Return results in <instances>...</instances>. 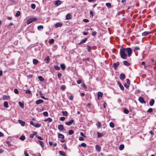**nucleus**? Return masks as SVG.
<instances>
[{
  "mask_svg": "<svg viewBox=\"0 0 156 156\" xmlns=\"http://www.w3.org/2000/svg\"><path fill=\"white\" fill-rule=\"evenodd\" d=\"M133 51L130 48H123L120 50V54L121 58L124 59H126L128 54L129 57H130L132 54Z\"/></svg>",
  "mask_w": 156,
  "mask_h": 156,
  "instance_id": "obj_1",
  "label": "nucleus"
},
{
  "mask_svg": "<svg viewBox=\"0 0 156 156\" xmlns=\"http://www.w3.org/2000/svg\"><path fill=\"white\" fill-rule=\"evenodd\" d=\"M58 128L60 131H62L64 129L63 126L61 124L58 126Z\"/></svg>",
  "mask_w": 156,
  "mask_h": 156,
  "instance_id": "obj_2",
  "label": "nucleus"
},
{
  "mask_svg": "<svg viewBox=\"0 0 156 156\" xmlns=\"http://www.w3.org/2000/svg\"><path fill=\"white\" fill-rule=\"evenodd\" d=\"M74 121V120L73 119H72L69 121L66 122L65 123L68 126H70L73 122Z\"/></svg>",
  "mask_w": 156,
  "mask_h": 156,
  "instance_id": "obj_3",
  "label": "nucleus"
},
{
  "mask_svg": "<svg viewBox=\"0 0 156 156\" xmlns=\"http://www.w3.org/2000/svg\"><path fill=\"white\" fill-rule=\"evenodd\" d=\"M139 101L142 103H145L146 102L144 101V99L142 97H139L138 99Z\"/></svg>",
  "mask_w": 156,
  "mask_h": 156,
  "instance_id": "obj_4",
  "label": "nucleus"
},
{
  "mask_svg": "<svg viewBox=\"0 0 156 156\" xmlns=\"http://www.w3.org/2000/svg\"><path fill=\"white\" fill-rule=\"evenodd\" d=\"M119 62H117L116 63H113V66L114 67L115 69H116L117 67L119 66Z\"/></svg>",
  "mask_w": 156,
  "mask_h": 156,
  "instance_id": "obj_5",
  "label": "nucleus"
},
{
  "mask_svg": "<svg viewBox=\"0 0 156 156\" xmlns=\"http://www.w3.org/2000/svg\"><path fill=\"white\" fill-rule=\"evenodd\" d=\"M61 4V1L59 0L56 1L55 2V5L57 6H58Z\"/></svg>",
  "mask_w": 156,
  "mask_h": 156,
  "instance_id": "obj_6",
  "label": "nucleus"
},
{
  "mask_svg": "<svg viewBox=\"0 0 156 156\" xmlns=\"http://www.w3.org/2000/svg\"><path fill=\"white\" fill-rule=\"evenodd\" d=\"M62 24L61 23H59V22H58V23H56L55 24V28H57L58 27H61V26H62Z\"/></svg>",
  "mask_w": 156,
  "mask_h": 156,
  "instance_id": "obj_7",
  "label": "nucleus"
},
{
  "mask_svg": "<svg viewBox=\"0 0 156 156\" xmlns=\"http://www.w3.org/2000/svg\"><path fill=\"white\" fill-rule=\"evenodd\" d=\"M43 100L42 99H39L37 100L36 101V104L37 105H39L40 104H41L43 103Z\"/></svg>",
  "mask_w": 156,
  "mask_h": 156,
  "instance_id": "obj_8",
  "label": "nucleus"
},
{
  "mask_svg": "<svg viewBox=\"0 0 156 156\" xmlns=\"http://www.w3.org/2000/svg\"><path fill=\"white\" fill-rule=\"evenodd\" d=\"M72 18V16L71 15L70 13H68L67 14L66 16V20H70Z\"/></svg>",
  "mask_w": 156,
  "mask_h": 156,
  "instance_id": "obj_9",
  "label": "nucleus"
},
{
  "mask_svg": "<svg viewBox=\"0 0 156 156\" xmlns=\"http://www.w3.org/2000/svg\"><path fill=\"white\" fill-rule=\"evenodd\" d=\"M103 94V93L99 91L98 94V99H99V97L101 98L102 97Z\"/></svg>",
  "mask_w": 156,
  "mask_h": 156,
  "instance_id": "obj_10",
  "label": "nucleus"
},
{
  "mask_svg": "<svg viewBox=\"0 0 156 156\" xmlns=\"http://www.w3.org/2000/svg\"><path fill=\"white\" fill-rule=\"evenodd\" d=\"M87 38H85L84 39L81 40L80 42H79L78 43V44H79V45L81 44H82L85 42H86V41H87Z\"/></svg>",
  "mask_w": 156,
  "mask_h": 156,
  "instance_id": "obj_11",
  "label": "nucleus"
},
{
  "mask_svg": "<svg viewBox=\"0 0 156 156\" xmlns=\"http://www.w3.org/2000/svg\"><path fill=\"white\" fill-rule=\"evenodd\" d=\"M125 78V76L123 73H121L120 75V78L121 80H124Z\"/></svg>",
  "mask_w": 156,
  "mask_h": 156,
  "instance_id": "obj_12",
  "label": "nucleus"
},
{
  "mask_svg": "<svg viewBox=\"0 0 156 156\" xmlns=\"http://www.w3.org/2000/svg\"><path fill=\"white\" fill-rule=\"evenodd\" d=\"M20 124L22 126H24L25 124V122L22 121V120L19 119L18 120Z\"/></svg>",
  "mask_w": 156,
  "mask_h": 156,
  "instance_id": "obj_13",
  "label": "nucleus"
},
{
  "mask_svg": "<svg viewBox=\"0 0 156 156\" xmlns=\"http://www.w3.org/2000/svg\"><path fill=\"white\" fill-rule=\"evenodd\" d=\"M95 148L96 150H97L98 152H100V151L101 147L99 145H96L95 146Z\"/></svg>",
  "mask_w": 156,
  "mask_h": 156,
  "instance_id": "obj_14",
  "label": "nucleus"
},
{
  "mask_svg": "<svg viewBox=\"0 0 156 156\" xmlns=\"http://www.w3.org/2000/svg\"><path fill=\"white\" fill-rule=\"evenodd\" d=\"M49 57L48 56L46 57L45 58V59L44 61L46 63H48L49 62Z\"/></svg>",
  "mask_w": 156,
  "mask_h": 156,
  "instance_id": "obj_15",
  "label": "nucleus"
},
{
  "mask_svg": "<svg viewBox=\"0 0 156 156\" xmlns=\"http://www.w3.org/2000/svg\"><path fill=\"white\" fill-rule=\"evenodd\" d=\"M98 129H99L101 127V123L100 122H98L96 124Z\"/></svg>",
  "mask_w": 156,
  "mask_h": 156,
  "instance_id": "obj_16",
  "label": "nucleus"
},
{
  "mask_svg": "<svg viewBox=\"0 0 156 156\" xmlns=\"http://www.w3.org/2000/svg\"><path fill=\"white\" fill-rule=\"evenodd\" d=\"M59 153L61 156H66V153L64 152L63 151H59Z\"/></svg>",
  "mask_w": 156,
  "mask_h": 156,
  "instance_id": "obj_17",
  "label": "nucleus"
},
{
  "mask_svg": "<svg viewBox=\"0 0 156 156\" xmlns=\"http://www.w3.org/2000/svg\"><path fill=\"white\" fill-rule=\"evenodd\" d=\"M60 67L62 70H65L66 68L65 65L64 64H61L60 65Z\"/></svg>",
  "mask_w": 156,
  "mask_h": 156,
  "instance_id": "obj_18",
  "label": "nucleus"
},
{
  "mask_svg": "<svg viewBox=\"0 0 156 156\" xmlns=\"http://www.w3.org/2000/svg\"><path fill=\"white\" fill-rule=\"evenodd\" d=\"M38 142H39L42 148H44V142L40 140H38Z\"/></svg>",
  "mask_w": 156,
  "mask_h": 156,
  "instance_id": "obj_19",
  "label": "nucleus"
},
{
  "mask_svg": "<svg viewBox=\"0 0 156 156\" xmlns=\"http://www.w3.org/2000/svg\"><path fill=\"white\" fill-rule=\"evenodd\" d=\"M58 137L59 138H61V139H63L64 138V136L63 135L60 133H58Z\"/></svg>",
  "mask_w": 156,
  "mask_h": 156,
  "instance_id": "obj_20",
  "label": "nucleus"
},
{
  "mask_svg": "<svg viewBox=\"0 0 156 156\" xmlns=\"http://www.w3.org/2000/svg\"><path fill=\"white\" fill-rule=\"evenodd\" d=\"M37 134V132H34L33 133L31 134L30 135V138H33L34 136H35Z\"/></svg>",
  "mask_w": 156,
  "mask_h": 156,
  "instance_id": "obj_21",
  "label": "nucleus"
},
{
  "mask_svg": "<svg viewBox=\"0 0 156 156\" xmlns=\"http://www.w3.org/2000/svg\"><path fill=\"white\" fill-rule=\"evenodd\" d=\"M52 121L51 118L50 117H49L44 120L45 121H48L49 122H50Z\"/></svg>",
  "mask_w": 156,
  "mask_h": 156,
  "instance_id": "obj_22",
  "label": "nucleus"
},
{
  "mask_svg": "<svg viewBox=\"0 0 156 156\" xmlns=\"http://www.w3.org/2000/svg\"><path fill=\"white\" fill-rule=\"evenodd\" d=\"M57 48V46L56 45L53 46L52 48V50L53 51H55L56 50Z\"/></svg>",
  "mask_w": 156,
  "mask_h": 156,
  "instance_id": "obj_23",
  "label": "nucleus"
},
{
  "mask_svg": "<svg viewBox=\"0 0 156 156\" xmlns=\"http://www.w3.org/2000/svg\"><path fill=\"white\" fill-rule=\"evenodd\" d=\"M151 32L148 33L147 32L145 31L144 32H143L142 34V35L143 36H147V35H148L149 34H150Z\"/></svg>",
  "mask_w": 156,
  "mask_h": 156,
  "instance_id": "obj_24",
  "label": "nucleus"
},
{
  "mask_svg": "<svg viewBox=\"0 0 156 156\" xmlns=\"http://www.w3.org/2000/svg\"><path fill=\"white\" fill-rule=\"evenodd\" d=\"M33 20L32 19V18H30L28 19L27 21V23L28 24H30L32 22H33Z\"/></svg>",
  "mask_w": 156,
  "mask_h": 156,
  "instance_id": "obj_25",
  "label": "nucleus"
},
{
  "mask_svg": "<svg viewBox=\"0 0 156 156\" xmlns=\"http://www.w3.org/2000/svg\"><path fill=\"white\" fill-rule=\"evenodd\" d=\"M4 107L7 108L8 107V103L7 101H5L4 102L3 104Z\"/></svg>",
  "mask_w": 156,
  "mask_h": 156,
  "instance_id": "obj_26",
  "label": "nucleus"
},
{
  "mask_svg": "<svg viewBox=\"0 0 156 156\" xmlns=\"http://www.w3.org/2000/svg\"><path fill=\"white\" fill-rule=\"evenodd\" d=\"M124 144H121L119 146V149L120 150L122 151L124 149Z\"/></svg>",
  "mask_w": 156,
  "mask_h": 156,
  "instance_id": "obj_27",
  "label": "nucleus"
},
{
  "mask_svg": "<svg viewBox=\"0 0 156 156\" xmlns=\"http://www.w3.org/2000/svg\"><path fill=\"white\" fill-rule=\"evenodd\" d=\"M119 85V87H120V89L122 90H124V87L120 83H118Z\"/></svg>",
  "mask_w": 156,
  "mask_h": 156,
  "instance_id": "obj_28",
  "label": "nucleus"
},
{
  "mask_svg": "<svg viewBox=\"0 0 156 156\" xmlns=\"http://www.w3.org/2000/svg\"><path fill=\"white\" fill-rule=\"evenodd\" d=\"M41 126V124H38V123H35L34 124V126L36 128H39Z\"/></svg>",
  "mask_w": 156,
  "mask_h": 156,
  "instance_id": "obj_29",
  "label": "nucleus"
},
{
  "mask_svg": "<svg viewBox=\"0 0 156 156\" xmlns=\"http://www.w3.org/2000/svg\"><path fill=\"white\" fill-rule=\"evenodd\" d=\"M154 102V99H152L149 102V104L150 106H153Z\"/></svg>",
  "mask_w": 156,
  "mask_h": 156,
  "instance_id": "obj_30",
  "label": "nucleus"
},
{
  "mask_svg": "<svg viewBox=\"0 0 156 156\" xmlns=\"http://www.w3.org/2000/svg\"><path fill=\"white\" fill-rule=\"evenodd\" d=\"M123 63L124 65L126 66H128L130 65L129 63L126 61H124L123 62Z\"/></svg>",
  "mask_w": 156,
  "mask_h": 156,
  "instance_id": "obj_31",
  "label": "nucleus"
},
{
  "mask_svg": "<svg viewBox=\"0 0 156 156\" xmlns=\"http://www.w3.org/2000/svg\"><path fill=\"white\" fill-rule=\"evenodd\" d=\"M62 113L63 115L64 116H68V114L67 111H62Z\"/></svg>",
  "mask_w": 156,
  "mask_h": 156,
  "instance_id": "obj_32",
  "label": "nucleus"
},
{
  "mask_svg": "<svg viewBox=\"0 0 156 156\" xmlns=\"http://www.w3.org/2000/svg\"><path fill=\"white\" fill-rule=\"evenodd\" d=\"M38 79L41 81H44V79L41 76H39L38 77Z\"/></svg>",
  "mask_w": 156,
  "mask_h": 156,
  "instance_id": "obj_33",
  "label": "nucleus"
},
{
  "mask_svg": "<svg viewBox=\"0 0 156 156\" xmlns=\"http://www.w3.org/2000/svg\"><path fill=\"white\" fill-rule=\"evenodd\" d=\"M103 135L101 133L97 132V137L98 138H100L103 136Z\"/></svg>",
  "mask_w": 156,
  "mask_h": 156,
  "instance_id": "obj_34",
  "label": "nucleus"
},
{
  "mask_svg": "<svg viewBox=\"0 0 156 156\" xmlns=\"http://www.w3.org/2000/svg\"><path fill=\"white\" fill-rule=\"evenodd\" d=\"M79 146L86 147L87 146V144L85 143H82L80 145H79Z\"/></svg>",
  "mask_w": 156,
  "mask_h": 156,
  "instance_id": "obj_35",
  "label": "nucleus"
},
{
  "mask_svg": "<svg viewBox=\"0 0 156 156\" xmlns=\"http://www.w3.org/2000/svg\"><path fill=\"white\" fill-rule=\"evenodd\" d=\"M38 62V61L37 59H34L33 60V63L35 65L37 64Z\"/></svg>",
  "mask_w": 156,
  "mask_h": 156,
  "instance_id": "obj_36",
  "label": "nucleus"
},
{
  "mask_svg": "<svg viewBox=\"0 0 156 156\" xmlns=\"http://www.w3.org/2000/svg\"><path fill=\"white\" fill-rule=\"evenodd\" d=\"M69 134L70 135H71L74 133V132L73 130H69L68 132Z\"/></svg>",
  "mask_w": 156,
  "mask_h": 156,
  "instance_id": "obj_37",
  "label": "nucleus"
},
{
  "mask_svg": "<svg viewBox=\"0 0 156 156\" xmlns=\"http://www.w3.org/2000/svg\"><path fill=\"white\" fill-rule=\"evenodd\" d=\"M87 49L88 51L89 52H90L91 50V47L89 45H87Z\"/></svg>",
  "mask_w": 156,
  "mask_h": 156,
  "instance_id": "obj_38",
  "label": "nucleus"
},
{
  "mask_svg": "<svg viewBox=\"0 0 156 156\" xmlns=\"http://www.w3.org/2000/svg\"><path fill=\"white\" fill-rule=\"evenodd\" d=\"M19 104L21 108H23V107H24L23 104V103L21 102L20 101L19 102Z\"/></svg>",
  "mask_w": 156,
  "mask_h": 156,
  "instance_id": "obj_39",
  "label": "nucleus"
},
{
  "mask_svg": "<svg viewBox=\"0 0 156 156\" xmlns=\"http://www.w3.org/2000/svg\"><path fill=\"white\" fill-rule=\"evenodd\" d=\"M109 8H111V4L110 3H107L105 4Z\"/></svg>",
  "mask_w": 156,
  "mask_h": 156,
  "instance_id": "obj_40",
  "label": "nucleus"
},
{
  "mask_svg": "<svg viewBox=\"0 0 156 156\" xmlns=\"http://www.w3.org/2000/svg\"><path fill=\"white\" fill-rule=\"evenodd\" d=\"M109 126L112 128H114L115 126L114 123L112 122H110V123Z\"/></svg>",
  "mask_w": 156,
  "mask_h": 156,
  "instance_id": "obj_41",
  "label": "nucleus"
},
{
  "mask_svg": "<svg viewBox=\"0 0 156 156\" xmlns=\"http://www.w3.org/2000/svg\"><path fill=\"white\" fill-rule=\"evenodd\" d=\"M20 139L22 140H24L25 139V137L24 136L22 135L20 137Z\"/></svg>",
  "mask_w": 156,
  "mask_h": 156,
  "instance_id": "obj_42",
  "label": "nucleus"
},
{
  "mask_svg": "<svg viewBox=\"0 0 156 156\" xmlns=\"http://www.w3.org/2000/svg\"><path fill=\"white\" fill-rule=\"evenodd\" d=\"M20 12L19 11H17L15 14V16L16 17H19L20 15Z\"/></svg>",
  "mask_w": 156,
  "mask_h": 156,
  "instance_id": "obj_43",
  "label": "nucleus"
},
{
  "mask_svg": "<svg viewBox=\"0 0 156 156\" xmlns=\"http://www.w3.org/2000/svg\"><path fill=\"white\" fill-rule=\"evenodd\" d=\"M123 112L125 113L126 114H127L129 113V111H128V110L126 108L124 109L123 110Z\"/></svg>",
  "mask_w": 156,
  "mask_h": 156,
  "instance_id": "obj_44",
  "label": "nucleus"
},
{
  "mask_svg": "<svg viewBox=\"0 0 156 156\" xmlns=\"http://www.w3.org/2000/svg\"><path fill=\"white\" fill-rule=\"evenodd\" d=\"M61 89H62V90H64L66 89V87L64 85H62L60 87Z\"/></svg>",
  "mask_w": 156,
  "mask_h": 156,
  "instance_id": "obj_45",
  "label": "nucleus"
},
{
  "mask_svg": "<svg viewBox=\"0 0 156 156\" xmlns=\"http://www.w3.org/2000/svg\"><path fill=\"white\" fill-rule=\"evenodd\" d=\"M43 27L42 25L39 26L37 27V29L38 30H40L41 29H43Z\"/></svg>",
  "mask_w": 156,
  "mask_h": 156,
  "instance_id": "obj_46",
  "label": "nucleus"
},
{
  "mask_svg": "<svg viewBox=\"0 0 156 156\" xmlns=\"http://www.w3.org/2000/svg\"><path fill=\"white\" fill-rule=\"evenodd\" d=\"M36 5L35 4H31V8L33 9H34L36 8Z\"/></svg>",
  "mask_w": 156,
  "mask_h": 156,
  "instance_id": "obj_47",
  "label": "nucleus"
},
{
  "mask_svg": "<svg viewBox=\"0 0 156 156\" xmlns=\"http://www.w3.org/2000/svg\"><path fill=\"white\" fill-rule=\"evenodd\" d=\"M54 68L55 69L57 70H59L60 69V68L57 66H54Z\"/></svg>",
  "mask_w": 156,
  "mask_h": 156,
  "instance_id": "obj_48",
  "label": "nucleus"
},
{
  "mask_svg": "<svg viewBox=\"0 0 156 156\" xmlns=\"http://www.w3.org/2000/svg\"><path fill=\"white\" fill-rule=\"evenodd\" d=\"M43 115L45 116H48V113L47 112H44L43 113Z\"/></svg>",
  "mask_w": 156,
  "mask_h": 156,
  "instance_id": "obj_49",
  "label": "nucleus"
},
{
  "mask_svg": "<svg viewBox=\"0 0 156 156\" xmlns=\"http://www.w3.org/2000/svg\"><path fill=\"white\" fill-rule=\"evenodd\" d=\"M73 99V95H71L69 97V99L71 101H72Z\"/></svg>",
  "mask_w": 156,
  "mask_h": 156,
  "instance_id": "obj_50",
  "label": "nucleus"
},
{
  "mask_svg": "<svg viewBox=\"0 0 156 156\" xmlns=\"http://www.w3.org/2000/svg\"><path fill=\"white\" fill-rule=\"evenodd\" d=\"M54 41V40L53 39H50L49 41V44H51L53 43Z\"/></svg>",
  "mask_w": 156,
  "mask_h": 156,
  "instance_id": "obj_51",
  "label": "nucleus"
},
{
  "mask_svg": "<svg viewBox=\"0 0 156 156\" xmlns=\"http://www.w3.org/2000/svg\"><path fill=\"white\" fill-rule=\"evenodd\" d=\"M14 92L16 94H17L19 93L18 90L17 89H14Z\"/></svg>",
  "mask_w": 156,
  "mask_h": 156,
  "instance_id": "obj_52",
  "label": "nucleus"
},
{
  "mask_svg": "<svg viewBox=\"0 0 156 156\" xmlns=\"http://www.w3.org/2000/svg\"><path fill=\"white\" fill-rule=\"evenodd\" d=\"M59 119L61 121H63L65 120V118L64 117H60Z\"/></svg>",
  "mask_w": 156,
  "mask_h": 156,
  "instance_id": "obj_53",
  "label": "nucleus"
},
{
  "mask_svg": "<svg viewBox=\"0 0 156 156\" xmlns=\"http://www.w3.org/2000/svg\"><path fill=\"white\" fill-rule=\"evenodd\" d=\"M152 111H153V109L152 108H149L147 111V112L148 113H151L152 112Z\"/></svg>",
  "mask_w": 156,
  "mask_h": 156,
  "instance_id": "obj_54",
  "label": "nucleus"
},
{
  "mask_svg": "<svg viewBox=\"0 0 156 156\" xmlns=\"http://www.w3.org/2000/svg\"><path fill=\"white\" fill-rule=\"evenodd\" d=\"M134 50H140V48L139 47H135L134 48Z\"/></svg>",
  "mask_w": 156,
  "mask_h": 156,
  "instance_id": "obj_55",
  "label": "nucleus"
},
{
  "mask_svg": "<svg viewBox=\"0 0 156 156\" xmlns=\"http://www.w3.org/2000/svg\"><path fill=\"white\" fill-rule=\"evenodd\" d=\"M90 60L89 58H84L83 59V61L85 62L86 61H89Z\"/></svg>",
  "mask_w": 156,
  "mask_h": 156,
  "instance_id": "obj_56",
  "label": "nucleus"
},
{
  "mask_svg": "<svg viewBox=\"0 0 156 156\" xmlns=\"http://www.w3.org/2000/svg\"><path fill=\"white\" fill-rule=\"evenodd\" d=\"M97 33L95 31H94L92 32V35L93 36H95L96 35Z\"/></svg>",
  "mask_w": 156,
  "mask_h": 156,
  "instance_id": "obj_57",
  "label": "nucleus"
},
{
  "mask_svg": "<svg viewBox=\"0 0 156 156\" xmlns=\"http://www.w3.org/2000/svg\"><path fill=\"white\" fill-rule=\"evenodd\" d=\"M24 154L25 156H29L28 154L27 153V151H24Z\"/></svg>",
  "mask_w": 156,
  "mask_h": 156,
  "instance_id": "obj_58",
  "label": "nucleus"
},
{
  "mask_svg": "<svg viewBox=\"0 0 156 156\" xmlns=\"http://www.w3.org/2000/svg\"><path fill=\"white\" fill-rule=\"evenodd\" d=\"M79 140L80 141H84V139L83 137L82 136H80L79 138Z\"/></svg>",
  "mask_w": 156,
  "mask_h": 156,
  "instance_id": "obj_59",
  "label": "nucleus"
},
{
  "mask_svg": "<svg viewBox=\"0 0 156 156\" xmlns=\"http://www.w3.org/2000/svg\"><path fill=\"white\" fill-rule=\"evenodd\" d=\"M31 91L29 90H27L26 91V93L27 94H30L31 93Z\"/></svg>",
  "mask_w": 156,
  "mask_h": 156,
  "instance_id": "obj_60",
  "label": "nucleus"
},
{
  "mask_svg": "<svg viewBox=\"0 0 156 156\" xmlns=\"http://www.w3.org/2000/svg\"><path fill=\"white\" fill-rule=\"evenodd\" d=\"M62 75V74L61 73H59L58 74V77L59 79H60V78L61 76Z\"/></svg>",
  "mask_w": 156,
  "mask_h": 156,
  "instance_id": "obj_61",
  "label": "nucleus"
},
{
  "mask_svg": "<svg viewBox=\"0 0 156 156\" xmlns=\"http://www.w3.org/2000/svg\"><path fill=\"white\" fill-rule=\"evenodd\" d=\"M124 86H125V87L127 88H128L129 86V84H126V83H125L124 85Z\"/></svg>",
  "mask_w": 156,
  "mask_h": 156,
  "instance_id": "obj_62",
  "label": "nucleus"
},
{
  "mask_svg": "<svg viewBox=\"0 0 156 156\" xmlns=\"http://www.w3.org/2000/svg\"><path fill=\"white\" fill-rule=\"evenodd\" d=\"M82 82V80H79L77 81V83L78 84H80Z\"/></svg>",
  "mask_w": 156,
  "mask_h": 156,
  "instance_id": "obj_63",
  "label": "nucleus"
},
{
  "mask_svg": "<svg viewBox=\"0 0 156 156\" xmlns=\"http://www.w3.org/2000/svg\"><path fill=\"white\" fill-rule=\"evenodd\" d=\"M83 21L84 22L87 23L89 21V20H88L87 19H84L83 20Z\"/></svg>",
  "mask_w": 156,
  "mask_h": 156,
  "instance_id": "obj_64",
  "label": "nucleus"
}]
</instances>
